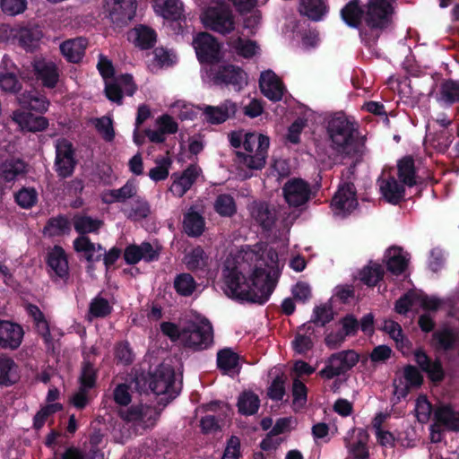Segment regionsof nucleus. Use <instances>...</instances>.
Segmentation results:
<instances>
[{
  "mask_svg": "<svg viewBox=\"0 0 459 459\" xmlns=\"http://www.w3.org/2000/svg\"><path fill=\"white\" fill-rule=\"evenodd\" d=\"M213 343V328L208 319L195 323L187 322L183 326V341L184 347L191 349L195 351L207 350Z\"/></svg>",
  "mask_w": 459,
  "mask_h": 459,
  "instance_id": "6",
  "label": "nucleus"
},
{
  "mask_svg": "<svg viewBox=\"0 0 459 459\" xmlns=\"http://www.w3.org/2000/svg\"><path fill=\"white\" fill-rule=\"evenodd\" d=\"M43 32L39 26H22L15 29L13 38L18 41L20 47L26 51L32 52L39 45Z\"/></svg>",
  "mask_w": 459,
  "mask_h": 459,
  "instance_id": "23",
  "label": "nucleus"
},
{
  "mask_svg": "<svg viewBox=\"0 0 459 459\" xmlns=\"http://www.w3.org/2000/svg\"><path fill=\"white\" fill-rule=\"evenodd\" d=\"M243 259L255 263L252 273L247 278L237 266H226L223 269L224 292L232 299L264 305L276 287L278 254L269 249L265 262L263 253L248 247L244 251Z\"/></svg>",
  "mask_w": 459,
  "mask_h": 459,
  "instance_id": "1",
  "label": "nucleus"
},
{
  "mask_svg": "<svg viewBox=\"0 0 459 459\" xmlns=\"http://www.w3.org/2000/svg\"><path fill=\"white\" fill-rule=\"evenodd\" d=\"M183 228L187 236L192 238L200 237L205 228L204 218L198 212L190 208L189 211L184 214Z\"/></svg>",
  "mask_w": 459,
  "mask_h": 459,
  "instance_id": "33",
  "label": "nucleus"
},
{
  "mask_svg": "<svg viewBox=\"0 0 459 459\" xmlns=\"http://www.w3.org/2000/svg\"><path fill=\"white\" fill-rule=\"evenodd\" d=\"M22 88V82L14 73L5 72L0 74V89L3 91L18 96Z\"/></svg>",
  "mask_w": 459,
  "mask_h": 459,
  "instance_id": "55",
  "label": "nucleus"
},
{
  "mask_svg": "<svg viewBox=\"0 0 459 459\" xmlns=\"http://www.w3.org/2000/svg\"><path fill=\"white\" fill-rule=\"evenodd\" d=\"M214 211L221 217L230 218L237 213V204L230 194H220L213 204Z\"/></svg>",
  "mask_w": 459,
  "mask_h": 459,
  "instance_id": "44",
  "label": "nucleus"
},
{
  "mask_svg": "<svg viewBox=\"0 0 459 459\" xmlns=\"http://www.w3.org/2000/svg\"><path fill=\"white\" fill-rule=\"evenodd\" d=\"M385 271L378 263L372 261L363 267L359 273L360 281L368 287H375L383 279Z\"/></svg>",
  "mask_w": 459,
  "mask_h": 459,
  "instance_id": "43",
  "label": "nucleus"
},
{
  "mask_svg": "<svg viewBox=\"0 0 459 459\" xmlns=\"http://www.w3.org/2000/svg\"><path fill=\"white\" fill-rule=\"evenodd\" d=\"M259 88L263 95L271 101L276 102L282 99L284 93L282 82L272 70L261 73Z\"/></svg>",
  "mask_w": 459,
  "mask_h": 459,
  "instance_id": "20",
  "label": "nucleus"
},
{
  "mask_svg": "<svg viewBox=\"0 0 459 459\" xmlns=\"http://www.w3.org/2000/svg\"><path fill=\"white\" fill-rule=\"evenodd\" d=\"M208 261L209 256L200 246L194 247L184 257V264L192 272L204 271L208 266Z\"/></svg>",
  "mask_w": 459,
  "mask_h": 459,
  "instance_id": "39",
  "label": "nucleus"
},
{
  "mask_svg": "<svg viewBox=\"0 0 459 459\" xmlns=\"http://www.w3.org/2000/svg\"><path fill=\"white\" fill-rule=\"evenodd\" d=\"M434 420L437 426L446 429L459 432V411L454 410L451 404H441L434 411Z\"/></svg>",
  "mask_w": 459,
  "mask_h": 459,
  "instance_id": "25",
  "label": "nucleus"
},
{
  "mask_svg": "<svg viewBox=\"0 0 459 459\" xmlns=\"http://www.w3.org/2000/svg\"><path fill=\"white\" fill-rule=\"evenodd\" d=\"M98 369L89 359H83L78 378L80 386L93 389L97 385Z\"/></svg>",
  "mask_w": 459,
  "mask_h": 459,
  "instance_id": "46",
  "label": "nucleus"
},
{
  "mask_svg": "<svg viewBox=\"0 0 459 459\" xmlns=\"http://www.w3.org/2000/svg\"><path fill=\"white\" fill-rule=\"evenodd\" d=\"M368 435L360 434L359 438L347 446L351 459H368Z\"/></svg>",
  "mask_w": 459,
  "mask_h": 459,
  "instance_id": "56",
  "label": "nucleus"
},
{
  "mask_svg": "<svg viewBox=\"0 0 459 459\" xmlns=\"http://www.w3.org/2000/svg\"><path fill=\"white\" fill-rule=\"evenodd\" d=\"M252 219L264 231H271L277 221V211L273 204L265 201H254L249 205Z\"/></svg>",
  "mask_w": 459,
  "mask_h": 459,
  "instance_id": "16",
  "label": "nucleus"
},
{
  "mask_svg": "<svg viewBox=\"0 0 459 459\" xmlns=\"http://www.w3.org/2000/svg\"><path fill=\"white\" fill-rule=\"evenodd\" d=\"M33 71L38 81L48 89H54L59 81V71L53 62L36 60L32 64Z\"/></svg>",
  "mask_w": 459,
  "mask_h": 459,
  "instance_id": "22",
  "label": "nucleus"
},
{
  "mask_svg": "<svg viewBox=\"0 0 459 459\" xmlns=\"http://www.w3.org/2000/svg\"><path fill=\"white\" fill-rule=\"evenodd\" d=\"M54 169L60 178H68L74 173L78 164L75 148L71 141L65 137L55 142Z\"/></svg>",
  "mask_w": 459,
  "mask_h": 459,
  "instance_id": "7",
  "label": "nucleus"
},
{
  "mask_svg": "<svg viewBox=\"0 0 459 459\" xmlns=\"http://www.w3.org/2000/svg\"><path fill=\"white\" fill-rule=\"evenodd\" d=\"M16 98L22 108L33 110L40 114L45 113L49 106V100L47 97L37 91H25Z\"/></svg>",
  "mask_w": 459,
  "mask_h": 459,
  "instance_id": "27",
  "label": "nucleus"
},
{
  "mask_svg": "<svg viewBox=\"0 0 459 459\" xmlns=\"http://www.w3.org/2000/svg\"><path fill=\"white\" fill-rule=\"evenodd\" d=\"M439 100L446 104L452 105L459 102V81L447 79L440 83Z\"/></svg>",
  "mask_w": 459,
  "mask_h": 459,
  "instance_id": "45",
  "label": "nucleus"
},
{
  "mask_svg": "<svg viewBox=\"0 0 459 459\" xmlns=\"http://www.w3.org/2000/svg\"><path fill=\"white\" fill-rule=\"evenodd\" d=\"M115 359L117 363L128 366L134 361V353L127 341L118 342L115 347Z\"/></svg>",
  "mask_w": 459,
  "mask_h": 459,
  "instance_id": "59",
  "label": "nucleus"
},
{
  "mask_svg": "<svg viewBox=\"0 0 459 459\" xmlns=\"http://www.w3.org/2000/svg\"><path fill=\"white\" fill-rule=\"evenodd\" d=\"M270 139L267 135L247 132L244 135L243 147L246 152H237L238 162L250 169H262L266 163Z\"/></svg>",
  "mask_w": 459,
  "mask_h": 459,
  "instance_id": "4",
  "label": "nucleus"
},
{
  "mask_svg": "<svg viewBox=\"0 0 459 459\" xmlns=\"http://www.w3.org/2000/svg\"><path fill=\"white\" fill-rule=\"evenodd\" d=\"M91 390L79 385L77 391L70 397V403L79 411L85 409L91 400Z\"/></svg>",
  "mask_w": 459,
  "mask_h": 459,
  "instance_id": "60",
  "label": "nucleus"
},
{
  "mask_svg": "<svg viewBox=\"0 0 459 459\" xmlns=\"http://www.w3.org/2000/svg\"><path fill=\"white\" fill-rule=\"evenodd\" d=\"M238 412L245 416L254 415L260 407V399L252 391H244L238 399Z\"/></svg>",
  "mask_w": 459,
  "mask_h": 459,
  "instance_id": "42",
  "label": "nucleus"
},
{
  "mask_svg": "<svg viewBox=\"0 0 459 459\" xmlns=\"http://www.w3.org/2000/svg\"><path fill=\"white\" fill-rule=\"evenodd\" d=\"M196 56L201 64L212 65L221 59V45L214 36L208 32H200L193 42Z\"/></svg>",
  "mask_w": 459,
  "mask_h": 459,
  "instance_id": "10",
  "label": "nucleus"
},
{
  "mask_svg": "<svg viewBox=\"0 0 459 459\" xmlns=\"http://www.w3.org/2000/svg\"><path fill=\"white\" fill-rule=\"evenodd\" d=\"M104 92L108 100L118 105L123 103V90L116 77L111 81L105 82Z\"/></svg>",
  "mask_w": 459,
  "mask_h": 459,
  "instance_id": "61",
  "label": "nucleus"
},
{
  "mask_svg": "<svg viewBox=\"0 0 459 459\" xmlns=\"http://www.w3.org/2000/svg\"><path fill=\"white\" fill-rule=\"evenodd\" d=\"M456 342L457 334L450 327L437 330L432 334V345L438 351H452L455 349Z\"/></svg>",
  "mask_w": 459,
  "mask_h": 459,
  "instance_id": "35",
  "label": "nucleus"
},
{
  "mask_svg": "<svg viewBox=\"0 0 459 459\" xmlns=\"http://www.w3.org/2000/svg\"><path fill=\"white\" fill-rule=\"evenodd\" d=\"M282 193L290 206L299 207L310 199L311 188L304 179L293 178L284 184Z\"/></svg>",
  "mask_w": 459,
  "mask_h": 459,
  "instance_id": "14",
  "label": "nucleus"
},
{
  "mask_svg": "<svg viewBox=\"0 0 459 459\" xmlns=\"http://www.w3.org/2000/svg\"><path fill=\"white\" fill-rule=\"evenodd\" d=\"M70 231L71 221L65 215L59 214L47 221L42 233L48 238H55L68 235Z\"/></svg>",
  "mask_w": 459,
  "mask_h": 459,
  "instance_id": "30",
  "label": "nucleus"
},
{
  "mask_svg": "<svg viewBox=\"0 0 459 459\" xmlns=\"http://www.w3.org/2000/svg\"><path fill=\"white\" fill-rule=\"evenodd\" d=\"M134 383L140 394L164 395L158 401V406L166 407L178 395L175 387V371L169 365L160 364L153 372L136 373Z\"/></svg>",
  "mask_w": 459,
  "mask_h": 459,
  "instance_id": "2",
  "label": "nucleus"
},
{
  "mask_svg": "<svg viewBox=\"0 0 459 459\" xmlns=\"http://www.w3.org/2000/svg\"><path fill=\"white\" fill-rule=\"evenodd\" d=\"M95 128L104 141L109 143L115 139L116 134L113 120L110 117L103 116L100 118H96Z\"/></svg>",
  "mask_w": 459,
  "mask_h": 459,
  "instance_id": "57",
  "label": "nucleus"
},
{
  "mask_svg": "<svg viewBox=\"0 0 459 459\" xmlns=\"http://www.w3.org/2000/svg\"><path fill=\"white\" fill-rule=\"evenodd\" d=\"M331 206L336 214L346 216L358 206L357 191L352 182H345L339 186L333 195Z\"/></svg>",
  "mask_w": 459,
  "mask_h": 459,
  "instance_id": "12",
  "label": "nucleus"
},
{
  "mask_svg": "<svg viewBox=\"0 0 459 459\" xmlns=\"http://www.w3.org/2000/svg\"><path fill=\"white\" fill-rule=\"evenodd\" d=\"M359 359V354L353 350L342 351L332 354L318 375L326 379L344 375L350 371Z\"/></svg>",
  "mask_w": 459,
  "mask_h": 459,
  "instance_id": "9",
  "label": "nucleus"
},
{
  "mask_svg": "<svg viewBox=\"0 0 459 459\" xmlns=\"http://www.w3.org/2000/svg\"><path fill=\"white\" fill-rule=\"evenodd\" d=\"M380 192L385 200L392 204H398L404 198V185L399 183L394 177L378 180Z\"/></svg>",
  "mask_w": 459,
  "mask_h": 459,
  "instance_id": "24",
  "label": "nucleus"
},
{
  "mask_svg": "<svg viewBox=\"0 0 459 459\" xmlns=\"http://www.w3.org/2000/svg\"><path fill=\"white\" fill-rule=\"evenodd\" d=\"M39 195L34 187H22L14 194V201L22 209H30L38 203Z\"/></svg>",
  "mask_w": 459,
  "mask_h": 459,
  "instance_id": "51",
  "label": "nucleus"
},
{
  "mask_svg": "<svg viewBox=\"0 0 459 459\" xmlns=\"http://www.w3.org/2000/svg\"><path fill=\"white\" fill-rule=\"evenodd\" d=\"M156 32L147 26H140L136 29L135 45L141 49H151L156 43Z\"/></svg>",
  "mask_w": 459,
  "mask_h": 459,
  "instance_id": "52",
  "label": "nucleus"
},
{
  "mask_svg": "<svg viewBox=\"0 0 459 459\" xmlns=\"http://www.w3.org/2000/svg\"><path fill=\"white\" fill-rule=\"evenodd\" d=\"M204 28L226 35L235 30V20L231 8L224 1L218 0L206 7L201 15Z\"/></svg>",
  "mask_w": 459,
  "mask_h": 459,
  "instance_id": "5",
  "label": "nucleus"
},
{
  "mask_svg": "<svg viewBox=\"0 0 459 459\" xmlns=\"http://www.w3.org/2000/svg\"><path fill=\"white\" fill-rule=\"evenodd\" d=\"M426 137L429 144L442 153L448 150L454 139L452 130L446 127L438 128L433 132L429 131Z\"/></svg>",
  "mask_w": 459,
  "mask_h": 459,
  "instance_id": "36",
  "label": "nucleus"
},
{
  "mask_svg": "<svg viewBox=\"0 0 459 459\" xmlns=\"http://www.w3.org/2000/svg\"><path fill=\"white\" fill-rule=\"evenodd\" d=\"M327 133L336 152L349 156L356 152L358 125L344 113H336L329 119Z\"/></svg>",
  "mask_w": 459,
  "mask_h": 459,
  "instance_id": "3",
  "label": "nucleus"
},
{
  "mask_svg": "<svg viewBox=\"0 0 459 459\" xmlns=\"http://www.w3.org/2000/svg\"><path fill=\"white\" fill-rule=\"evenodd\" d=\"M107 10L112 23L117 26L126 25L135 15L136 0H107Z\"/></svg>",
  "mask_w": 459,
  "mask_h": 459,
  "instance_id": "15",
  "label": "nucleus"
},
{
  "mask_svg": "<svg viewBox=\"0 0 459 459\" xmlns=\"http://www.w3.org/2000/svg\"><path fill=\"white\" fill-rule=\"evenodd\" d=\"M62 410L63 405L59 403H48L42 406L33 417L32 428L37 431L41 429L50 416Z\"/></svg>",
  "mask_w": 459,
  "mask_h": 459,
  "instance_id": "49",
  "label": "nucleus"
},
{
  "mask_svg": "<svg viewBox=\"0 0 459 459\" xmlns=\"http://www.w3.org/2000/svg\"><path fill=\"white\" fill-rule=\"evenodd\" d=\"M328 11L327 0H300V13L311 21H321Z\"/></svg>",
  "mask_w": 459,
  "mask_h": 459,
  "instance_id": "29",
  "label": "nucleus"
},
{
  "mask_svg": "<svg viewBox=\"0 0 459 459\" xmlns=\"http://www.w3.org/2000/svg\"><path fill=\"white\" fill-rule=\"evenodd\" d=\"M20 125L24 130L36 133L42 132L48 127V119L42 116H35L31 113H25L20 119Z\"/></svg>",
  "mask_w": 459,
  "mask_h": 459,
  "instance_id": "48",
  "label": "nucleus"
},
{
  "mask_svg": "<svg viewBox=\"0 0 459 459\" xmlns=\"http://www.w3.org/2000/svg\"><path fill=\"white\" fill-rule=\"evenodd\" d=\"M387 270L394 275H401L408 266V258L403 255V250L399 247H392L385 254Z\"/></svg>",
  "mask_w": 459,
  "mask_h": 459,
  "instance_id": "28",
  "label": "nucleus"
},
{
  "mask_svg": "<svg viewBox=\"0 0 459 459\" xmlns=\"http://www.w3.org/2000/svg\"><path fill=\"white\" fill-rule=\"evenodd\" d=\"M17 369L13 359L0 356V385L10 386L15 384L20 378Z\"/></svg>",
  "mask_w": 459,
  "mask_h": 459,
  "instance_id": "38",
  "label": "nucleus"
},
{
  "mask_svg": "<svg viewBox=\"0 0 459 459\" xmlns=\"http://www.w3.org/2000/svg\"><path fill=\"white\" fill-rule=\"evenodd\" d=\"M196 285L194 277L187 273L178 274L173 283L176 292L182 297H190L195 290Z\"/></svg>",
  "mask_w": 459,
  "mask_h": 459,
  "instance_id": "47",
  "label": "nucleus"
},
{
  "mask_svg": "<svg viewBox=\"0 0 459 459\" xmlns=\"http://www.w3.org/2000/svg\"><path fill=\"white\" fill-rule=\"evenodd\" d=\"M210 76L213 84L231 87L238 92L247 85V74L241 67L234 65H220L212 68Z\"/></svg>",
  "mask_w": 459,
  "mask_h": 459,
  "instance_id": "8",
  "label": "nucleus"
},
{
  "mask_svg": "<svg viewBox=\"0 0 459 459\" xmlns=\"http://www.w3.org/2000/svg\"><path fill=\"white\" fill-rule=\"evenodd\" d=\"M88 41L85 38H75L64 41L60 51L69 63H79L85 55Z\"/></svg>",
  "mask_w": 459,
  "mask_h": 459,
  "instance_id": "26",
  "label": "nucleus"
},
{
  "mask_svg": "<svg viewBox=\"0 0 459 459\" xmlns=\"http://www.w3.org/2000/svg\"><path fill=\"white\" fill-rule=\"evenodd\" d=\"M393 7L386 0H369L367 4L365 22L371 29H385L391 22Z\"/></svg>",
  "mask_w": 459,
  "mask_h": 459,
  "instance_id": "11",
  "label": "nucleus"
},
{
  "mask_svg": "<svg viewBox=\"0 0 459 459\" xmlns=\"http://www.w3.org/2000/svg\"><path fill=\"white\" fill-rule=\"evenodd\" d=\"M2 11L10 16L22 13L27 8V0H1Z\"/></svg>",
  "mask_w": 459,
  "mask_h": 459,
  "instance_id": "63",
  "label": "nucleus"
},
{
  "mask_svg": "<svg viewBox=\"0 0 459 459\" xmlns=\"http://www.w3.org/2000/svg\"><path fill=\"white\" fill-rule=\"evenodd\" d=\"M183 4L180 0H164L161 15L166 20L179 21L184 18Z\"/></svg>",
  "mask_w": 459,
  "mask_h": 459,
  "instance_id": "54",
  "label": "nucleus"
},
{
  "mask_svg": "<svg viewBox=\"0 0 459 459\" xmlns=\"http://www.w3.org/2000/svg\"><path fill=\"white\" fill-rule=\"evenodd\" d=\"M359 0H351L341 10V17L351 28H359L366 11L360 6Z\"/></svg>",
  "mask_w": 459,
  "mask_h": 459,
  "instance_id": "31",
  "label": "nucleus"
},
{
  "mask_svg": "<svg viewBox=\"0 0 459 459\" xmlns=\"http://www.w3.org/2000/svg\"><path fill=\"white\" fill-rule=\"evenodd\" d=\"M398 178L402 181V184L408 186H413L417 184L416 182V169L414 160L411 156H404L402 158L397 164Z\"/></svg>",
  "mask_w": 459,
  "mask_h": 459,
  "instance_id": "40",
  "label": "nucleus"
},
{
  "mask_svg": "<svg viewBox=\"0 0 459 459\" xmlns=\"http://www.w3.org/2000/svg\"><path fill=\"white\" fill-rule=\"evenodd\" d=\"M414 361L420 369L426 373L429 380L435 385L440 384L446 377V372L440 359H432L422 348L413 351Z\"/></svg>",
  "mask_w": 459,
  "mask_h": 459,
  "instance_id": "13",
  "label": "nucleus"
},
{
  "mask_svg": "<svg viewBox=\"0 0 459 459\" xmlns=\"http://www.w3.org/2000/svg\"><path fill=\"white\" fill-rule=\"evenodd\" d=\"M239 360V355L230 348H223L217 352V368L223 374H229L236 369L238 371Z\"/></svg>",
  "mask_w": 459,
  "mask_h": 459,
  "instance_id": "37",
  "label": "nucleus"
},
{
  "mask_svg": "<svg viewBox=\"0 0 459 459\" xmlns=\"http://www.w3.org/2000/svg\"><path fill=\"white\" fill-rule=\"evenodd\" d=\"M113 311L108 299L100 296L93 298L89 305V314L95 318H105Z\"/></svg>",
  "mask_w": 459,
  "mask_h": 459,
  "instance_id": "53",
  "label": "nucleus"
},
{
  "mask_svg": "<svg viewBox=\"0 0 459 459\" xmlns=\"http://www.w3.org/2000/svg\"><path fill=\"white\" fill-rule=\"evenodd\" d=\"M73 247L77 254H82L87 263L100 261L103 254H96V244L88 236H78L73 241Z\"/></svg>",
  "mask_w": 459,
  "mask_h": 459,
  "instance_id": "34",
  "label": "nucleus"
},
{
  "mask_svg": "<svg viewBox=\"0 0 459 459\" xmlns=\"http://www.w3.org/2000/svg\"><path fill=\"white\" fill-rule=\"evenodd\" d=\"M24 336L21 325L9 321L0 320V347L4 350L14 351L20 347Z\"/></svg>",
  "mask_w": 459,
  "mask_h": 459,
  "instance_id": "18",
  "label": "nucleus"
},
{
  "mask_svg": "<svg viewBox=\"0 0 459 459\" xmlns=\"http://www.w3.org/2000/svg\"><path fill=\"white\" fill-rule=\"evenodd\" d=\"M160 332L167 336L172 342L183 341V327H179L172 322H162L160 325Z\"/></svg>",
  "mask_w": 459,
  "mask_h": 459,
  "instance_id": "64",
  "label": "nucleus"
},
{
  "mask_svg": "<svg viewBox=\"0 0 459 459\" xmlns=\"http://www.w3.org/2000/svg\"><path fill=\"white\" fill-rule=\"evenodd\" d=\"M238 105L231 100H226L219 106H206L204 115L207 122L212 125L222 124L235 117Z\"/></svg>",
  "mask_w": 459,
  "mask_h": 459,
  "instance_id": "21",
  "label": "nucleus"
},
{
  "mask_svg": "<svg viewBox=\"0 0 459 459\" xmlns=\"http://www.w3.org/2000/svg\"><path fill=\"white\" fill-rule=\"evenodd\" d=\"M74 230L79 236H86L89 233H99L103 226V221L93 219L89 215L75 213L72 220Z\"/></svg>",
  "mask_w": 459,
  "mask_h": 459,
  "instance_id": "32",
  "label": "nucleus"
},
{
  "mask_svg": "<svg viewBox=\"0 0 459 459\" xmlns=\"http://www.w3.org/2000/svg\"><path fill=\"white\" fill-rule=\"evenodd\" d=\"M157 166L150 169L148 176L154 182L165 180L169 174L171 160L169 157L161 158L156 160Z\"/></svg>",
  "mask_w": 459,
  "mask_h": 459,
  "instance_id": "58",
  "label": "nucleus"
},
{
  "mask_svg": "<svg viewBox=\"0 0 459 459\" xmlns=\"http://www.w3.org/2000/svg\"><path fill=\"white\" fill-rule=\"evenodd\" d=\"M26 163L21 159L6 160L1 167V177L6 182L14 181L26 173Z\"/></svg>",
  "mask_w": 459,
  "mask_h": 459,
  "instance_id": "41",
  "label": "nucleus"
},
{
  "mask_svg": "<svg viewBox=\"0 0 459 459\" xmlns=\"http://www.w3.org/2000/svg\"><path fill=\"white\" fill-rule=\"evenodd\" d=\"M230 46L240 56L251 58L256 54L258 46L255 40L244 39L241 37L230 41Z\"/></svg>",
  "mask_w": 459,
  "mask_h": 459,
  "instance_id": "50",
  "label": "nucleus"
},
{
  "mask_svg": "<svg viewBox=\"0 0 459 459\" xmlns=\"http://www.w3.org/2000/svg\"><path fill=\"white\" fill-rule=\"evenodd\" d=\"M46 264L48 267V273L51 278L56 276L61 280H67L69 277L68 258L65 249L55 245L47 254Z\"/></svg>",
  "mask_w": 459,
  "mask_h": 459,
  "instance_id": "17",
  "label": "nucleus"
},
{
  "mask_svg": "<svg viewBox=\"0 0 459 459\" xmlns=\"http://www.w3.org/2000/svg\"><path fill=\"white\" fill-rule=\"evenodd\" d=\"M200 172L201 169L197 165L191 164L181 174L173 173L169 191L173 195L182 197L195 184Z\"/></svg>",
  "mask_w": 459,
  "mask_h": 459,
  "instance_id": "19",
  "label": "nucleus"
},
{
  "mask_svg": "<svg viewBox=\"0 0 459 459\" xmlns=\"http://www.w3.org/2000/svg\"><path fill=\"white\" fill-rule=\"evenodd\" d=\"M333 319V312L331 307L322 305L314 308V315L311 322L316 325L323 327Z\"/></svg>",
  "mask_w": 459,
  "mask_h": 459,
  "instance_id": "62",
  "label": "nucleus"
}]
</instances>
